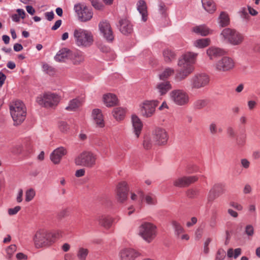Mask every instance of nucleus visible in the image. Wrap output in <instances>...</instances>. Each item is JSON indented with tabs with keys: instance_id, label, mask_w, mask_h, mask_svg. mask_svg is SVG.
Listing matches in <instances>:
<instances>
[{
	"instance_id": "obj_45",
	"label": "nucleus",
	"mask_w": 260,
	"mask_h": 260,
	"mask_svg": "<svg viewBox=\"0 0 260 260\" xmlns=\"http://www.w3.org/2000/svg\"><path fill=\"white\" fill-rule=\"evenodd\" d=\"M58 127L59 131L62 133H67L70 129V126L66 122L60 121Z\"/></svg>"
},
{
	"instance_id": "obj_12",
	"label": "nucleus",
	"mask_w": 260,
	"mask_h": 260,
	"mask_svg": "<svg viewBox=\"0 0 260 260\" xmlns=\"http://www.w3.org/2000/svg\"><path fill=\"white\" fill-rule=\"evenodd\" d=\"M235 61L231 57L224 56L217 60L214 64L215 70L219 72H226L235 67Z\"/></svg>"
},
{
	"instance_id": "obj_59",
	"label": "nucleus",
	"mask_w": 260,
	"mask_h": 260,
	"mask_svg": "<svg viewBox=\"0 0 260 260\" xmlns=\"http://www.w3.org/2000/svg\"><path fill=\"white\" fill-rule=\"evenodd\" d=\"M16 256L18 260H26L27 259V256L21 252L18 253Z\"/></svg>"
},
{
	"instance_id": "obj_26",
	"label": "nucleus",
	"mask_w": 260,
	"mask_h": 260,
	"mask_svg": "<svg viewBox=\"0 0 260 260\" xmlns=\"http://www.w3.org/2000/svg\"><path fill=\"white\" fill-rule=\"evenodd\" d=\"M120 30L124 34H130L133 31V26L131 22L127 19H122L119 21Z\"/></svg>"
},
{
	"instance_id": "obj_40",
	"label": "nucleus",
	"mask_w": 260,
	"mask_h": 260,
	"mask_svg": "<svg viewBox=\"0 0 260 260\" xmlns=\"http://www.w3.org/2000/svg\"><path fill=\"white\" fill-rule=\"evenodd\" d=\"M209 130L212 135H215L217 133H220L222 132V128L218 126L215 122H212L210 124Z\"/></svg>"
},
{
	"instance_id": "obj_57",
	"label": "nucleus",
	"mask_w": 260,
	"mask_h": 260,
	"mask_svg": "<svg viewBox=\"0 0 260 260\" xmlns=\"http://www.w3.org/2000/svg\"><path fill=\"white\" fill-rule=\"evenodd\" d=\"M85 171L84 169L78 170L76 171L75 176L77 177H82L85 175Z\"/></svg>"
},
{
	"instance_id": "obj_2",
	"label": "nucleus",
	"mask_w": 260,
	"mask_h": 260,
	"mask_svg": "<svg viewBox=\"0 0 260 260\" xmlns=\"http://www.w3.org/2000/svg\"><path fill=\"white\" fill-rule=\"evenodd\" d=\"M62 237L61 232H50L45 230H39L35 234L33 241L36 247L39 248L51 246Z\"/></svg>"
},
{
	"instance_id": "obj_64",
	"label": "nucleus",
	"mask_w": 260,
	"mask_h": 260,
	"mask_svg": "<svg viewBox=\"0 0 260 260\" xmlns=\"http://www.w3.org/2000/svg\"><path fill=\"white\" fill-rule=\"evenodd\" d=\"M248 108L250 110H253L256 105V103L254 101H249L247 103Z\"/></svg>"
},
{
	"instance_id": "obj_37",
	"label": "nucleus",
	"mask_w": 260,
	"mask_h": 260,
	"mask_svg": "<svg viewBox=\"0 0 260 260\" xmlns=\"http://www.w3.org/2000/svg\"><path fill=\"white\" fill-rule=\"evenodd\" d=\"M174 73V70L171 68H166L159 74V78L160 80H167V79Z\"/></svg>"
},
{
	"instance_id": "obj_20",
	"label": "nucleus",
	"mask_w": 260,
	"mask_h": 260,
	"mask_svg": "<svg viewBox=\"0 0 260 260\" xmlns=\"http://www.w3.org/2000/svg\"><path fill=\"white\" fill-rule=\"evenodd\" d=\"M172 88V84L168 80H161L155 86V89L160 95H165Z\"/></svg>"
},
{
	"instance_id": "obj_61",
	"label": "nucleus",
	"mask_w": 260,
	"mask_h": 260,
	"mask_svg": "<svg viewBox=\"0 0 260 260\" xmlns=\"http://www.w3.org/2000/svg\"><path fill=\"white\" fill-rule=\"evenodd\" d=\"M252 191V188L249 184H246L245 185L243 188V193L244 194H248L251 193Z\"/></svg>"
},
{
	"instance_id": "obj_53",
	"label": "nucleus",
	"mask_w": 260,
	"mask_h": 260,
	"mask_svg": "<svg viewBox=\"0 0 260 260\" xmlns=\"http://www.w3.org/2000/svg\"><path fill=\"white\" fill-rule=\"evenodd\" d=\"M21 209V207L17 206L13 208H10L8 210V213L10 215L16 214Z\"/></svg>"
},
{
	"instance_id": "obj_54",
	"label": "nucleus",
	"mask_w": 260,
	"mask_h": 260,
	"mask_svg": "<svg viewBox=\"0 0 260 260\" xmlns=\"http://www.w3.org/2000/svg\"><path fill=\"white\" fill-rule=\"evenodd\" d=\"M230 206L238 211H241L243 208V206L241 204L234 202H231L230 203Z\"/></svg>"
},
{
	"instance_id": "obj_63",
	"label": "nucleus",
	"mask_w": 260,
	"mask_h": 260,
	"mask_svg": "<svg viewBox=\"0 0 260 260\" xmlns=\"http://www.w3.org/2000/svg\"><path fill=\"white\" fill-rule=\"evenodd\" d=\"M21 150H22L21 146L17 145L13 148V150H12V152L15 154H19L21 152Z\"/></svg>"
},
{
	"instance_id": "obj_50",
	"label": "nucleus",
	"mask_w": 260,
	"mask_h": 260,
	"mask_svg": "<svg viewBox=\"0 0 260 260\" xmlns=\"http://www.w3.org/2000/svg\"><path fill=\"white\" fill-rule=\"evenodd\" d=\"M16 246L15 244H12L10 245L7 249H6V252L7 254V257L9 258H10L13 255V254L16 251Z\"/></svg>"
},
{
	"instance_id": "obj_15",
	"label": "nucleus",
	"mask_w": 260,
	"mask_h": 260,
	"mask_svg": "<svg viewBox=\"0 0 260 260\" xmlns=\"http://www.w3.org/2000/svg\"><path fill=\"white\" fill-rule=\"evenodd\" d=\"M129 187L127 182L121 181L117 185L116 199L119 203H123L127 198Z\"/></svg>"
},
{
	"instance_id": "obj_25",
	"label": "nucleus",
	"mask_w": 260,
	"mask_h": 260,
	"mask_svg": "<svg viewBox=\"0 0 260 260\" xmlns=\"http://www.w3.org/2000/svg\"><path fill=\"white\" fill-rule=\"evenodd\" d=\"M206 53L210 60H214L223 55L224 51L217 47H211L207 50Z\"/></svg>"
},
{
	"instance_id": "obj_30",
	"label": "nucleus",
	"mask_w": 260,
	"mask_h": 260,
	"mask_svg": "<svg viewBox=\"0 0 260 260\" xmlns=\"http://www.w3.org/2000/svg\"><path fill=\"white\" fill-rule=\"evenodd\" d=\"M140 196L142 197L143 200L147 205L153 206L157 204V199L154 194L148 193L144 194L143 192H140Z\"/></svg>"
},
{
	"instance_id": "obj_3",
	"label": "nucleus",
	"mask_w": 260,
	"mask_h": 260,
	"mask_svg": "<svg viewBox=\"0 0 260 260\" xmlns=\"http://www.w3.org/2000/svg\"><path fill=\"white\" fill-rule=\"evenodd\" d=\"M73 35L76 45L80 48H88L93 43V36L89 30L78 27L74 29Z\"/></svg>"
},
{
	"instance_id": "obj_10",
	"label": "nucleus",
	"mask_w": 260,
	"mask_h": 260,
	"mask_svg": "<svg viewBox=\"0 0 260 260\" xmlns=\"http://www.w3.org/2000/svg\"><path fill=\"white\" fill-rule=\"evenodd\" d=\"M169 96L171 101L178 106L186 105L189 101V95L183 89L173 90L170 92Z\"/></svg>"
},
{
	"instance_id": "obj_46",
	"label": "nucleus",
	"mask_w": 260,
	"mask_h": 260,
	"mask_svg": "<svg viewBox=\"0 0 260 260\" xmlns=\"http://www.w3.org/2000/svg\"><path fill=\"white\" fill-rule=\"evenodd\" d=\"M218 196L219 194H217V193L215 191V190L211 188L207 196V200L208 202H212Z\"/></svg>"
},
{
	"instance_id": "obj_7",
	"label": "nucleus",
	"mask_w": 260,
	"mask_h": 260,
	"mask_svg": "<svg viewBox=\"0 0 260 260\" xmlns=\"http://www.w3.org/2000/svg\"><path fill=\"white\" fill-rule=\"evenodd\" d=\"M96 155L89 151H84L78 155L75 159V163L77 166L92 168L95 165Z\"/></svg>"
},
{
	"instance_id": "obj_29",
	"label": "nucleus",
	"mask_w": 260,
	"mask_h": 260,
	"mask_svg": "<svg viewBox=\"0 0 260 260\" xmlns=\"http://www.w3.org/2000/svg\"><path fill=\"white\" fill-rule=\"evenodd\" d=\"M137 10L142 15V18L143 21H146L147 19V6L145 2L143 0H140L137 4Z\"/></svg>"
},
{
	"instance_id": "obj_49",
	"label": "nucleus",
	"mask_w": 260,
	"mask_h": 260,
	"mask_svg": "<svg viewBox=\"0 0 260 260\" xmlns=\"http://www.w3.org/2000/svg\"><path fill=\"white\" fill-rule=\"evenodd\" d=\"M153 143L154 144L153 139L151 140V139L149 137H145L144 138L143 145L145 149H150Z\"/></svg>"
},
{
	"instance_id": "obj_8",
	"label": "nucleus",
	"mask_w": 260,
	"mask_h": 260,
	"mask_svg": "<svg viewBox=\"0 0 260 260\" xmlns=\"http://www.w3.org/2000/svg\"><path fill=\"white\" fill-rule=\"evenodd\" d=\"M60 100V96L57 94L47 92L38 96L37 101L40 105L44 107L54 108L58 105Z\"/></svg>"
},
{
	"instance_id": "obj_36",
	"label": "nucleus",
	"mask_w": 260,
	"mask_h": 260,
	"mask_svg": "<svg viewBox=\"0 0 260 260\" xmlns=\"http://www.w3.org/2000/svg\"><path fill=\"white\" fill-rule=\"evenodd\" d=\"M218 23L220 26L225 27L230 24V18L227 13L221 12L218 17Z\"/></svg>"
},
{
	"instance_id": "obj_14",
	"label": "nucleus",
	"mask_w": 260,
	"mask_h": 260,
	"mask_svg": "<svg viewBox=\"0 0 260 260\" xmlns=\"http://www.w3.org/2000/svg\"><path fill=\"white\" fill-rule=\"evenodd\" d=\"M169 136L167 131L161 128H157L153 132L152 139L155 144L164 145L167 144Z\"/></svg>"
},
{
	"instance_id": "obj_56",
	"label": "nucleus",
	"mask_w": 260,
	"mask_h": 260,
	"mask_svg": "<svg viewBox=\"0 0 260 260\" xmlns=\"http://www.w3.org/2000/svg\"><path fill=\"white\" fill-rule=\"evenodd\" d=\"M45 16L48 20L51 21L54 18V14L52 11L48 12L45 13Z\"/></svg>"
},
{
	"instance_id": "obj_58",
	"label": "nucleus",
	"mask_w": 260,
	"mask_h": 260,
	"mask_svg": "<svg viewBox=\"0 0 260 260\" xmlns=\"http://www.w3.org/2000/svg\"><path fill=\"white\" fill-rule=\"evenodd\" d=\"M197 222V218L195 217H193L191 218L190 221H188L186 223V226L190 227L196 224Z\"/></svg>"
},
{
	"instance_id": "obj_38",
	"label": "nucleus",
	"mask_w": 260,
	"mask_h": 260,
	"mask_svg": "<svg viewBox=\"0 0 260 260\" xmlns=\"http://www.w3.org/2000/svg\"><path fill=\"white\" fill-rule=\"evenodd\" d=\"M164 60L166 62H171L176 58L175 53L172 50L167 49L163 52Z\"/></svg>"
},
{
	"instance_id": "obj_1",
	"label": "nucleus",
	"mask_w": 260,
	"mask_h": 260,
	"mask_svg": "<svg viewBox=\"0 0 260 260\" xmlns=\"http://www.w3.org/2000/svg\"><path fill=\"white\" fill-rule=\"evenodd\" d=\"M198 53L187 52L183 54L179 59L178 66L180 69L177 72L175 79L177 81L184 80L194 70L193 65L196 63Z\"/></svg>"
},
{
	"instance_id": "obj_32",
	"label": "nucleus",
	"mask_w": 260,
	"mask_h": 260,
	"mask_svg": "<svg viewBox=\"0 0 260 260\" xmlns=\"http://www.w3.org/2000/svg\"><path fill=\"white\" fill-rule=\"evenodd\" d=\"M89 253V250L88 248L79 246L76 252V256L78 260H86Z\"/></svg>"
},
{
	"instance_id": "obj_52",
	"label": "nucleus",
	"mask_w": 260,
	"mask_h": 260,
	"mask_svg": "<svg viewBox=\"0 0 260 260\" xmlns=\"http://www.w3.org/2000/svg\"><path fill=\"white\" fill-rule=\"evenodd\" d=\"M91 3L92 6L96 10H101L103 9V5L96 0H93Z\"/></svg>"
},
{
	"instance_id": "obj_48",
	"label": "nucleus",
	"mask_w": 260,
	"mask_h": 260,
	"mask_svg": "<svg viewBox=\"0 0 260 260\" xmlns=\"http://www.w3.org/2000/svg\"><path fill=\"white\" fill-rule=\"evenodd\" d=\"M226 253L224 249H219L216 254L215 260H223L225 257Z\"/></svg>"
},
{
	"instance_id": "obj_11",
	"label": "nucleus",
	"mask_w": 260,
	"mask_h": 260,
	"mask_svg": "<svg viewBox=\"0 0 260 260\" xmlns=\"http://www.w3.org/2000/svg\"><path fill=\"white\" fill-rule=\"evenodd\" d=\"M159 102L157 100L145 101L140 105V113L142 116L149 118L152 117Z\"/></svg>"
},
{
	"instance_id": "obj_33",
	"label": "nucleus",
	"mask_w": 260,
	"mask_h": 260,
	"mask_svg": "<svg viewBox=\"0 0 260 260\" xmlns=\"http://www.w3.org/2000/svg\"><path fill=\"white\" fill-rule=\"evenodd\" d=\"M112 114L116 120L121 121L123 120L125 117V110L124 109L121 107L116 108L113 109Z\"/></svg>"
},
{
	"instance_id": "obj_13",
	"label": "nucleus",
	"mask_w": 260,
	"mask_h": 260,
	"mask_svg": "<svg viewBox=\"0 0 260 260\" xmlns=\"http://www.w3.org/2000/svg\"><path fill=\"white\" fill-rule=\"evenodd\" d=\"M74 10L77 13L79 19L82 22H86L90 20L92 16V10L86 6L77 4L74 6Z\"/></svg>"
},
{
	"instance_id": "obj_60",
	"label": "nucleus",
	"mask_w": 260,
	"mask_h": 260,
	"mask_svg": "<svg viewBox=\"0 0 260 260\" xmlns=\"http://www.w3.org/2000/svg\"><path fill=\"white\" fill-rule=\"evenodd\" d=\"M241 163L243 167H244L245 169H247L249 168L250 165L249 161L245 158L242 159L241 160Z\"/></svg>"
},
{
	"instance_id": "obj_17",
	"label": "nucleus",
	"mask_w": 260,
	"mask_h": 260,
	"mask_svg": "<svg viewBox=\"0 0 260 260\" xmlns=\"http://www.w3.org/2000/svg\"><path fill=\"white\" fill-rule=\"evenodd\" d=\"M99 29L104 37L108 41H112L114 36L110 24L107 21H103L100 23Z\"/></svg>"
},
{
	"instance_id": "obj_22",
	"label": "nucleus",
	"mask_w": 260,
	"mask_h": 260,
	"mask_svg": "<svg viewBox=\"0 0 260 260\" xmlns=\"http://www.w3.org/2000/svg\"><path fill=\"white\" fill-rule=\"evenodd\" d=\"M85 59L84 53L77 50L75 51L71 50L70 60L74 64H79L83 62Z\"/></svg>"
},
{
	"instance_id": "obj_23",
	"label": "nucleus",
	"mask_w": 260,
	"mask_h": 260,
	"mask_svg": "<svg viewBox=\"0 0 260 260\" xmlns=\"http://www.w3.org/2000/svg\"><path fill=\"white\" fill-rule=\"evenodd\" d=\"M115 218L109 215H102L99 217V224L106 230L109 229L114 222Z\"/></svg>"
},
{
	"instance_id": "obj_62",
	"label": "nucleus",
	"mask_w": 260,
	"mask_h": 260,
	"mask_svg": "<svg viewBox=\"0 0 260 260\" xmlns=\"http://www.w3.org/2000/svg\"><path fill=\"white\" fill-rule=\"evenodd\" d=\"M167 10V7L164 4H160L159 5V11L162 15H165Z\"/></svg>"
},
{
	"instance_id": "obj_31",
	"label": "nucleus",
	"mask_w": 260,
	"mask_h": 260,
	"mask_svg": "<svg viewBox=\"0 0 260 260\" xmlns=\"http://www.w3.org/2000/svg\"><path fill=\"white\" fill-rule=\"evenodd\" d=\"M193 31L195 33L203 36H206L211 34L212 32L211 29L205 25H201L194 27L193 28Z\"/></svg>"
},
{
	"instance_id": "obj_4",
	"label": "nucleus",
	"mask_w": 260,
	"mask_h": 260,
	"mask_svg": "<svg viewBox=\"0 0 260 260\" xmlns=\"http://www.w3.org/2000/svg\"><path fill=\"white\" fill-rule=\"evenodd\" d=\"M10 111L15 125L20 124L25 120L26 109L22 102L16 101L12 102L10 105Z\"/></svg>"
},
{
	"instance_id": "obj_44",
	"label": "nucleus",
	"mask_w": 260,
	"mask_h": 260,
	"mask_svg": "<svg viewBox=\"0 0 260 260\" xmlns=\"http://www.w3.org/2000/svg\"><path fill=\"white\" fill-rule=\"evenodd\" d=\"M36 195V192L33 188H29L25 192V201L27 202L31 201Z\"/></svg>"
},
{
	"instance_id": "obj_34",
	"label": "nucleus",
	"mask_w": 260,
	"mask_h": 260,
	"mask_svg": "<svg viewBox=\"0 0 260 260\" xmlns=\"http://www.w3.org/2000/svg\"><path fill=\"white\" fill-rule=\"evenodd\" d=\"M202 5L205 10L210 13H213L216 10V7L212 0H202Z\"/></svg>"
},
{
	"instance_id": "obj_39",
	"label": "nucleus",
	"mask_w": 260,
	"mask_h": 260,
	"mask_svg": "<svg viewBox=\"0 0 260 260\" xmlns=\"http://www.w3.org/2000/svg\"><path fill=\"white\" fill-rule=\"evenodd\" d=\"M210 43V40L209 38L201 39L197 40L194 42V45L198 48H205L208 46Z\"/></svg>"
},
{
	"instance_id": "obj_51",
	"label": "nucleus",
	"mask_w": 260,
	"mask_h": 260,
	"mask_svg": "<svg viewBox=\"0 0 260 260\" xmlns=\"http://www.w3.org/2000/svg\"><path fill=\"white\" fill-rule=\"evenodd\" d=\"M206 102L204 100H199L194 103V107L197 109H201L206 105Z\"/></svg>"
},
{
	"instance_id": "obj_6",
	"label": "nucleus",
	"mask_w": 260,
	"mask_h": 260,
	"mask_svg": "<svg viewBox=\"0 0 260 260\" xmlns=\"http://www.w3.org/2000/svg\"><path fill=\"white\" fill-rule=\"evenodd\" d=\"M220 36L224 41L234 46L241 44L244 40L243 34L234 29L230 28L223 29Z\"/></svg>"
},
{
	"instance_id": "obj_24",
	"label": "nucleus",
	"mask_w": 260,
	"mask_h": 260,
	"mask_svg": "<svg viewBox=\"0 0 260 260\" xmlns=\"http://www.w3.org/2000/svg\"><path fill=\"white\" fill-rule=\"evenodd\" d=\"M71 50L67 48L60 49L56 54L54 59L56 61L64 62L70 59Z\"/></svg>"
},
{
	"instance_id": "obj_55",
	"label": "nucleus",
	"mask_w": 260,
	"mask_h": 260,
	"mask_svg": "<svg viewBox=\"0 0 260 260\" xmlns=\"http://www.w3.org/2000/svg\"><path fill=\"white\" fill-rule=\"evenodd\" d=\"M197 190L193 189H189L187 191V196L189 198H194L197 195Z\"/></svg>"
},
{
	"instance_id": "obj_19",
	"label": "nucleus",
	"mask_w": 260,
	"mask_h": 260,
	"mask_svg": "<svg viewBox=\"0 0 260 260\" xmlns=\"http://www.w3.org/2000/svg\"><path fill=\"white\" fill-rule=\"evenodd\" d=\"M67 153L66 149L63 147H60L55 149L50 155V159L54 164H58L63 156Z\"/></svg>"
},
{
	"instance_id": "obj_41",
	"label": "nucleus",
	"mask_w": 260,
	"mask_h": 260,
	"mask_svg": "<svg viewBox=\"0 0 260 260\" xmlns=\"http://www.w3.org/2000/svg\"><path fill=\"white\" fill-rule=\"evenodd\" d=\"M241 254V249L238 248L235 249L234 250L232 248L228 249L227 252V255L229 257H232L234 256L235 258H237Z\"/></svg>"
},
{
	"instance_id": "obj_27",
	"label": "nucleus",
	"mask_w": 260,
	"mask_h": 260,
	"mask_svg": "<svg viewBox=\"0 0 260 260\" xmlns=\"http://www.w3.org/2000/svg\"><path fill=\"white\" fill-rule=\"evenodd\" d=\"M92 116L95 123L98 126L100 127H103L104 126L105 123L103 119V116L101 110L99 109H95L93 110Z\"/></svg>"
},
{
	"instance_id": "obj_35",
	"label": "nucleus",
	"mask_w": 260,
	"mask_h": 260,
	"mask_svg": "<svg viewBox=\"0 0 260 260\" xmlns=\"http://www.w3.org/2000/svg\"><path fill=\"white\" fill-rule=\"evenodd\" d=\"M82 103V101L80 99H73L69 102V105L66 108V109L70 111H75L81 106Z\"/></svg>"
},
{
	"instance_id": "obj_28",
	"label": "nucleus",
	"mask_w": 260,
	"mask_h": 260,
	"mask_svg": "<svg viewBox=\"0 0 260 260\" xmlns=\"http://www.w3.org/2000/svg\"><path fill=\"white\" fill-rule=\"evenodd\" d=\"M103 101L107 107H112L118 103L116 96L112 93H107L103 96Z\"/></svg>"
},
{
	"instance_id": "obj_47",
	"label": "nucleus",
	"mask_w": 260,
	"mask_h": 260,
	"mask_svg": "<svg viewBox=\"0 0 260 260\" xmlns=\"http://www.w3.org/2000/svg\"><path fill=\"white\" fill-rule=\"evenodd\" d=\"M254 233V230L253 225L251 224H247L245 228V234L248 237H252Z\"/></svg>"
},
{
	"instance_id": "obj_16",
	"label": "nucleus",
	"mask_w": 260,
	"mask_h": 260,
	"mask_svg": "<svg viewBox=\"0 0 260 260\" xmlns=\"http://www.w3.org/2000/svg\"><path fill=\"white\" fill-rule=\"evenodd\" d=\"M198 180V178L196 176H183L174 180L173 184L176 187H183L189 185Z\"/></svg>"
},
{
	"instance_id": "obj_9",
	"label": "nucleus",
	"mask_w": 260,
	"mask_h": 260,
	"mask_svg": "<svg viewBox=\"0 0 260 260\" xmlns=\"http://www.w3.org/2000/svg\"><path fill=\"white\" fill-rule=\"evenodd\" d=\"M189 82L191 90L194 91L207 86L209 82V77L206 74L198 73L193 75Z\"/></svg>"
},
{
	"instance_id": "obj_42",
	"label": "nucleus",
	"mask_w": 260,
	"mask_h": 260,
	"mask_svg": "<svg viewBox=\"0 0 260 260\" xmlns=\"http://www.w3.org/2000/svg\"><path fill=\"white\" fill-rule=\"evenodd\" d=\"M172 225L175 230V234L178 237H179L180 235L184 232L183 228L178 222L176 221H173L172 222Z\"/></svg>"
},
{
	"instance_id": "obj_21",
	"label": "nucleus",
	"mask_w": 260,
	"mask_h": 260,
	"mask_svg": "<svg viewBox=\"0 0 260 260\" xmlns=\"http://www.w3.org/2000/svg\"><path fill=\"white\" fill-rule=\"evenodd\" d=\"M132 122L133 127V132L136 136L138 138L141 133L143 127V124L141 119L136 115L132 116Z\"/></svg>"
},
{
	"instance_id": "obj_18",
	"label": "nucleus",
	"mask_w": 260,
	"mask_h": 260,
	"mask_svg": "<svg viewBox=\"0 0 260 260\" xmlns=\"http://www.w3.org/2000/svg\"><path fill=\"white\" fill-rule=\"evenodd\" d=\"M139 256V253L132 248H124L119 252L120 260H135Z\"/></svg>"
},
{
	"instance_id": "obj_43",
	"label": "nucleus",
	"mask_w": 260,
	"mask_h": 260,
	"mask_svg": "<svg viewBox=\"0 0 260 260\" xmlns=\"http://www.w3.org/2000/svg\"><path fill=\"white\" fill-rule=\"evenodd\" d=\"M212 188L214 189L215 191L217 194H218L219 196L225 192V185L222 183L215 184Z\"/></svg>"
},
{
	"instance_id": "obj_5",
	"label": "nucleus",
	"mask_w": 260,
	"mask_h": 260,
	"mask_svg": "<svg viewBox=\"0 0 260 260\" xmlns=\"http://www.w3.org/2000/svg\"><path fill=\"white\" fill-rule=\"evenodd\" d=\"M138 235L147 243L151 242L157 235V227L149 222H143L138 228Z\"/></svg>"
}]
</instances>
